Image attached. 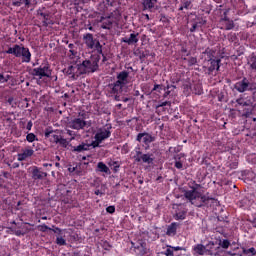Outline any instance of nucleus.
Masks as SVG:
<instances>
[{
    "label": "nucleus",
    "instance_id": "f257e3e1",
    "mask_svg": "<svg viewBox=\"0 0 256 256\" xmlns=\"http://www.w3.org/2000/svg\"><path fill=\"white\" fill-rule=\"evenodd\" d=\"M99 69V59L91 58L90 60H84L80 64H74L68 67L66 73L70 75L71 79L74 81L79 79L81 75H85L87 73H95Z\"/></svg>",
    "mask_w": 256,
    "mask_h": 256
},
{
    "label": "nucleus",
    "instance_id": "f03ea898",
    "mask_svg": "<svg viewBox=\"0 0 256 256\" xmlns=\"http://www.w3.org/2000/svg\"><path fill=\"white\" fill-rule=\"evenodd\" d=\"M184 195L195 207H215V205H219L217 199L205 196L195 189L186 191Z\"/></svg>",
    "mask_w": 256,
    "mask_h": 256
},
{
    "label": "nucleus",
    "instance_id": "7ed1b4c3",
    "mask_svg": "<svg viewBox=\"0 0 256 256\" xmlns=\"http://www.w3.org/2000/svg\"><path fill=\"white\" fill-rule=\"evenodd\" d=\"M7 55L21 57L22 63H31V51L23 45L15 44L13 47L6 50Z\"/></svg>",
    "mask_w": 256,
    "mask_h": 256
},
{
    "label": "nucleus",
    "instance_id": "20e7f679",
    "mask_svg": "<svg viewBox=\"0 0 256 256\" xmlns=\"http://www.w3.org/2000/svg\"><path fill=\"white\" fill-rule=\"evenodd\" d=\"M111 129H113L111 124H107L105 127L100 128L94 136L95 141L92 142L93 147H99L100 143H103L105 139H109L111 137Z\"/></svg>",
    "mask_w": 256,
    "mask_h": 256
},
{
    "label": "nucleus",
    "instance_id": "39448f33",
    "mask_svg": "<svg viewBox=\"0 0 256 256\" xmlns=\"http://www.w3.org/2000/svg\"><path fill=\"white\" fill-rule=\"evenodd\" d=\"M83 41L88 49H94L95 51H97V53H99V55L103 54V46H101L99 40L93 38V34H84Z\"/></svg>",
    "mask_w": 256,
    "mask_h": 256
},
{
    "label": "nucleus",
    "instance_id": "423d86ee",
    "mask_svg": "<svg viewBox=\"0 0 256 256\" xmlns=\"http://www.w3.org/2000/svg\"><path fill=\"white\" fill-rule=\"evenodd\" d=\"M32 75L38 79H49L52 75L51 66L49 64H42L32 70Z\"/></svg>",
    "mask_w": 256,
    "mask_h": 256
},
{
    "label": "nucleus",
    "instance_id": "0eeeda50",
    "mask_svg": "<svg viewBox=\"0 0 256 256\" xmlns=\"http://www.w3.org/2000/svg\"><path fill=\"white\" fill-rule=\"evenodd\" d=\"M234 89L238 91V93H245L246 91H253V84L249 83L247 78H243L241 81H238L234 84Z\"/></svg>",
    "mask_w": 256,
    "mask_h": 256
},
{
    "label": "nucleus",
    "instance_id": "6e6552de",
    "mask_svg": "<svg viewBox=\"0 0 256 256\" xmlns=\"http://www.w3.org/2000/svg\"><path fill=\"white\" fill-rule=\"evenodd\" d=\"M132 247L137 256H145L149 253V249H147V243L143 240H138L136 243L132 242Z\"/></svg>",
    "mask_w": 256,
    "mask_h": 256
},
{
    "label": "nucleus",
    "instance_id": "1a4fd4ad",
    "mask_svg": "<svg viewBox=\"0 0 256 256\" xmlns=\"http://www.w3.org/2000/svg\"><path fill=\"white\" fill-rule=\"evenodd\" d=\"M101 28L102 29H111L113 24L119 23V18L115 17L113 14L107 17L100 18Z\"/></svg>",
    "mask_w": 256,
    "mask_h": 256
},
{
    "label": "nucleus",
    "instance_id": "9d476101",
    "mask_svg": "<svg viewBox=\"0 0 256 256\" xmlns=\"http://www.w3.org/2000/svg\"><path fill=\"white\" fill-rule=\"evenodd\" d=\"M69 127L70 129L81 131V129H85V127H91V124L82 118H76L69 122Z\"/></svg>",
    "mask_w": 256,
    "mask_h": 256
},
{
    "label": "nucleus",
    "instance_id": "9b49d317",
    "mask_svg": "<svg viewBox=\"0 0 256 256\" xmlns=\"http://www.w3.org/2000/svg\"><path fill=\"white\" fill-rule=\"evenodd\" d=\"M133 159L136 163H147L151 165L153 163V157L151 154H143V152L136 150V154L133 156Z\"/></svg>",
    "mask_w": 256,
    "mask_h": 256
},
{
    "label": "nucleus",
    "instance_id": "f8f14e48",
    "mask_svg": "<svg viewBox=\"0 0 256 256\" xmlns=\"http://www.w3.org/2000/svg\"><path fill=\"white\" fill-rule=\"evenodd\" d=\"M136 140L139 143H144L145 145H149V143H153L155 141V137H153L151 134L144 132V133H139L137 135Z\"/></svg>",
    "mask_w": 256,
    "mask_h": 256
},
{
    "label": "nucleus",
    "instance_id": "ddd939ff",
    "mask_svg": "<svg viewBox=\"0 0 256 256\" xmlns=\"http://www.w3.org/2000/svg\"><path fill=\"white\" fill-rule=\"evenodd\" d=\"M34 153L35 150H33L31 147H27L22 150V153L17 154V161H27L29 157H33Z\"/></svg>",
    "mask_w": 256,
    "mask_h": 256
},
{
    "label": "nucleus",
    "instance_id": "4468645a",
    "mask_svg": "<svg viewBox=\"0 0 256 256\" xmlns=\"http://www.w3.org/2000/svg\"><path fill=\"white\" fill-rule=\"evenodd\" d=\"M207 247H209L208 255L217 256V255H221V253H223V249H221V246L219 244L216 245L215 242H209L207 244Z\"/></svg>",
    "mask_w": 256,
    "mask_h": 256
},
{
    "label": "nucleus",
    "instance_id": "2eb2a0df",
    "mask_svg": "<svg viewBox=\"0 0 256 256\" xmlns=\"http://www.w3.org/2000/svg\"><path fill=\"white\" fill-rule=\"evenodd\" d=\"M124 87L125 86H122V84L117 81L108 85V89L112 95H121V93H123Z\"/></svg>",
    "mask_w": 256,
    "mask_h": 256
},
{
    "label": "nucleus",
    "instance_id": "dca6fc26",
    "mask_svg": "<svg viewBox=\"0 0 256 256\" xmlns=\"http://www.w3.org/2000/svg\"><path fill=\"white\" fill-rule=\"evenodd\" d=\"M31 172L32 179H34V181L45 179V177H47V172L41 171V169H39L37 166H33L31 168Z\"/></svg>",
    "mask_w": 256,
    "mask_h": 256
},
{
    "label": "nucleus",
    "instance_id": "f3484780",
    "mask_svg": "<svg viewBox=\"0 0 256 256\" xmlns=\"http://www.w3.org/2000/svg\"><path fill=\"white\" fill-rule=\"evenodd\" d=\"M122 43H126L127 45H135L139 43V33H131L129 37L122 38Z\"/></svg>",
    "mask_w": 256,
    "mask_h": 256
},
{
    "label": "nucleus",
    "instance_id": "a211bd4d",
    "mask_svg": "<svg viewBox=\"0 0 256 256\" xmlns=\"http://www.w3.org/2000/svg\"><path fill=\"white\" fill-rule=\"evenodd\" d=\"M116 82L120 83V85L124 86L127 85V83H129V72L127 71H122L119 72L116 76Z\"/></svg>",
    "mask_w": 256,
    "mask_h": 256
},
{
    "label": "nucleus",
    "instance_id": "6ab92c4d",
    "mask_svg": "<svg viewBox=\"0 0 256 256\" xmlns=\"http://www.w3.org/2000/svg\"><path fill=\"white\" fill-rule=\"evenodd\" d=\"M194 255H209V249L203 244H196L193 246Z\"/></svg>",
    "mask_w": 256,
    "mask_h": 256
},
{
    "label": "nucleus",
    "instance_id": "aec40b11",
    "mask_svg": "<svg viewBox=\"0 0 256 256\" xmlns=\"http://www.w3.org/2000/svg\"><path fill=\"white\" fill-rule=\"evenodd\" d=\"M177 227H179L177 222L171 223L167 228L166 235L169 237H175V235H177Z\"/></svg>",
    "mask_w": 256,
    "mask_h": 256
},
{
    "label": "nucleus",
    "instance_id": "412c9836",
    "mask_svg": "<svg viewBox=\"0 0 256 256\" xmlns=\"http://www.w3.org/2000/svg\"><path fill=\"white\" fill-rule=\"evenodd\" d=\"M90 147H93V143L91 144L82 143L78 146H74L72 151H75L77 153H82V151H89Z\"/></svg>",
    "mask_w": 256,
    "mask_h": 256
},
{
    "label": "nucleus",
    "instance_id": "4be33fe9",
    "mask_svg": "<svg viewBox=\"0 0 256 256\" xmlns=\"http://www.w3.org/2000/svg\"><path fill=\"white\" fill-rule=\"evenodd\" d=\"M210 66L208 68V70L212 73V71H219L220 63H221V59H210Z\"/></svg>",
    "mask_w": 256,
    "mask_h": 256
},
{
    "label": "nucleus",
    "instance_id": "5701e85b",
    "mask_svg": "<svg viewBox=\"0 0 256 256\" xmlns=\"http://www.w3.org/2000/svg\"><path fill=\"white\" fill-rule=\"evenodd\" d=\"M38 15H40L41 19H42V23L45 27H47V25H51V20H50V15L47 12H42V11H38Z\"/></svg>",
    "mask_w": 256,
    "mask_h": 256
},
{
    "label": "nucleus",
    "instance_id": "b1692460",
    "mask_svg": "<svg viewBox=\"0 0 256 256\" xmlns=\"http://www.w3.org/2000/svg\"><path fill=\"white\" fill-rule=\"evenodd\" d=\"M45 137L47 138H51V141H53V143H59V140L61 139V134H57V133H53V131H46L45 132Z\"/></svg>",
    "mask_w": 256,
    "mask_h": 256
},
{
    "label": "nucleus",
    "instance_id": "393cba45",
    "mask_svg": "<svg viewBox=\"0 0 256 256\" xmlns=\"http://www.w3.org/2000/svg\"><path fill=\"white\" fill-rule=\"evenodd\" d=\"M97 171L99 173H106V175H111V170L108 168L107 164L103 162H98Z\"/></svg>",
    "mask_w": 256,
    "mask_h": 256
},
{
    "label": "nucleus",
    "instance_id": "a878e982",
    "mask_svg": "<svg viewBox=\"0 0 256 256\" xmlns=\"http://www.w3.org/2000/svg\"><path fill=\"white\" fill-rule=\"evenodd\" d=\"M236 103L241 107H251V105H253V102H251V100H247L246 98H238Z\"/></svg>",
    "mask_w": 256,
    "mask_h": 256
},
{
    "label": "nucleus",
    "instance_id": "bb28decb",
    "mask_svg": "<svg viewBox=\"0 0 256 256\" xmlns=\"http://www.w3.org/2000/svg\"><path fill=\"white\" fill-rule=\"evenodd\" d=\"M12 5L14 7H21V5L29 7V5H31V0H13Z\"/></svg>",
    "mask_w": 256,
    "mask_h": 256
},
{
    "label": "nucleus",
    "instance_id": "cd10ccee",
    "mask_svg": "<svg viewBox=\"0 0 256 256\" xmlns=\"http://www.w3.org/2000/svg\"><path fill=\"white\" fill-rule=\"evenodd\" d=\"M157 0H143L142 5L144 9H153Z\"/></svg>",
    "mask_w": 256,
    "mask_h": 256
},
{
    "label": "nucleus",
    "instance_id": "c85d7f7f",
    "mask_svg": "<svg viewBox=\"0 0 256 256\" xmlns=\"http://www.w3.org/2000/svg\"><path fill=\"white\" fill-rule=\"evenodd\" d=\"M65 235H59V236H56V245H59L60 247H63L65 245H67V240L65 239Z\"/></svg>",
    "mask_w": 256,
    "mask_h": 256
},
{
    "label": "nucleus",
    "instance_id": "c756f323",
    "mask_svg": "<svg viewBox=\"0 0 256 256\" xmlns=\"http://www.w3.org/2000/svg\"><path fill=\"white\" fill-rule=\"evenodd\" d=\"M248 65L252 71H256V56L252 54L248 59Z\"/></svg>",
    "mask_w": 256,
    "mask_h": 256
},
{
    "label": "nucleus",
    "instance_id": "7c9ffc66",
    "mask_svg": "<svg viewBox=\"0 0 256 256\" xmlns=\"http://www.w3.org/2000/svg\"><path fill=\"white\" fill-rule=\"evenodd\" d=\"M182 157H183V154H178L177 156L174 157L175 159L174 166L176 167V169H183V162H181Z\"/></svg>",
    "mask_w": 256,
    "mask_h": 256
},
{
    "label": "nucleus",
    "instance_id": "2f4dec72",
    "mask_svg": "<svg viewBox=\"0 0 256 256\" xmlns=\"http://www.w3.org/2000/svg\"><path fill=\"white\" fill-rule=\"evenodd\" d=\"M192 93H194V95H202L203 87L201 86V84H194L192 87Z\"/></svg>",
    "mask_w": 256,
    "mask_h": 256
},
{
    "label": "nucleus",
    "instance_id": "473e14b6",
    "mask_svg": "<svg viewBox=\"0 0 256 256\" xmlns=\"http://www.w3.org/2000/svg\"><path fill=\"white\" fill-rule=\"evenodd\" d=\"M69 48V53L70 54V59H73V57H77V46L75 44H69L68 45Z\"/></svg>",
    "mask_w": 256,
    "mask_h": 256
},
{
    "label": "nucleus",
    "instance_id": "72a5a7b5",
    "mask_svg": "<svg viewBox=\"0 0 256 256\" xmlns=\"http://www.w3.org/2000/svg\"><path fill=\"white\" fill-rule=\"evenodd\" d=\"M183 91L185 95L189 96L191 95V93H193V87L191 86V84L186 83L183 85Z\"/></svg>",
    "mask_w": 256,
    "mask_h": 256
},
{
    "label": "nucleus",
    "instance_id": "f704fd0d",
    "mask_svg": "<svg viewBox=\"0 0 256 256\" xmlns=\"http://www.w3.org/2000/svg\"><path fill=\"white\" fill-rule=\"evenodd\" d=\"M51 231H53V233H56L57 236L59 235H67L68 231L67 229H61L59 227H55V228H51Z\"/></svg>",
    "mask_w": 256,
    "mask_h": 256
},
{
    "label": "nucleus",
    "instance_id": "c9c22d12",
    "mask_svg": "<svg viewBox=\"0 0 256 256\" xmlns=\"http://www.w3.org/2000/svg\"><path fill=\"white\" fill-rule=\"evenodd\" d=\"M222 25H224L226 31H231V29L235 28V23L232 20H227Z\"/></svg>",
    "mask_w": 256,
    "mask_h": 256
},
{
    "label": "nucleus",
    "instance_id": "e433bc0d",
    "mask_svg": "<svg viewBox=\"0 0 256 256\" xmlns=\"http://www.w3.org/2000/svg\"><path fill=\"white\" fill-rule=\"evenodd\" d=\"M220 248L222 247V249H229V247L231 246V242H229V240L224 239V240H220L219 244Z\"/></svg>",
    "mask_w": 256,
    "mask_h": 256
},
{
    "label": "nucleus",
    "instance_id": "4c0bfd02",
    "mask_svg": "<svg viewBox=\"0 0 256 256\" xmlns=\"http://www.w3.org/2000/svg\"><path fill=\"white\" fill-rule=\"evenodd\" d=\"M187 217V211H185V210H182V211H180V212H177L176 213V219H177V221H183V219H185Z\"/></svg>",
    "mask_w": 256,
    "mask_h": 256
},
{
    "label": "nucleus",
    "instance_id": "58836bf2",
    "mask_svg": "<svg viewBox=\"0 0 256 256\" xmlns=\"http://www.w3.org/2000/svg\"><path fill=\"white\" fill-rule=\"evenodd\" d=\"M14 233L15 235H17V237H21L22 235H25L27 233V229L25 225H23L21 229L15 230Z\"/></svg>",
    "mask_w": 256,
    "mask_h": 256
},
{
    "label": "nucleus",
    "instance_id": "ea45409f",
    "mask_svg": "<svg viewBox=\"0 0 256 256\" xmlns=\"http://www.w3.org/2000/svg\"><path fill=\"white\" fill-rule=\"evenodd\" d=\"M58 143L60 144V147H64V149H67V147H69V141H67V139L63 138V136L60 138Z\"/></svg>",
    "mask_w": 256,
    "mask_h": 256
},
{
    "label": "nucleus",
    "instance_id": "a19ab883",
    "mask_svg": "<svg viewBox=\"0 0 256 256\" xmlns=\"http://www.w3.org/2000/svg\"><path fill=\"white\" fill-rule=\"evenodd\" d=\"M26 140L28 141V143H33V141H37V136L33 133H29L26 136Z\"/></svg>",
    "mask_w": 256,
    "mask_h": 256
},
{
    "label": "nucleus",
    "instance_id": "79ce46f5",
    "mask_svg": "<svg viewBox=\"0 0 256 256\" xmlns=\"http://www.w3.org/2000/svg\"><path fill=\"white\" fill-rule=\"evenodd\" d=\"M243 253L245 255H256V250L255 248L252 247V248L243 250Z\"/></svg>",
    "mask_w": 256,
    "mask_h": 256
},
{
    "label": "nucleus",
    "instance_id": "37998d69",
    "mask_svg": "<svg viewBox=\"0 0 256 256\" xmlns=\"http://www.w3.org/2000/svg\"><path fill=\"white\" fill-rule=\"evenodd\" d=\"M38 229L42 232L45 233L46 231H51V228H49V226L42 224L38 226Z\"/></svg>",
    "mask_w": 256,
    "mask_h": 256
},
{
    "label": "nucleus",
    "instance_id": "c03bdc74",
    "mask_svg": "<svg viewBox=\"0 0 256 256\" xmlns=\"http://www.w3.org/2000/svg\"><path fill=\"white\" fill-rule=\"evenodd\" d=\"M188 65L189 67H193V65H197V58L195 57L188 58Z\"/></svg>",
    "mask_w": 256,
    "mask_h": 256
},
{
    "label": "nucleus",
    "instance_id": "a18cd8bd",
    "mask_svg": "<svg viewBox=\"0 0 256 256\" xmlns=\"http://www.w3.org/2000/svg\"><path fill=\"white\" fill-rule=\"evenodd\" d=\"M11 76L6 75L4 76L3 74H0V83H7V81H9Z\"/></svg>",
    "mask_w": 256,
    "mask_h": 256
},
{
    "label": "nucleus",
    "instance_id": "49530a36",
    "mask_svg": "<svg viewBox=\"0 0 256 256\" xmlns=\"http://www.w3.org/2000/svg\"><path fill=\"white\" fill-rule=\"evenodd\" d=\"M249 221L253 227L256 228V214H253L251 218H249Z\"/></svg>",
    "mask_w": 256,
    "mask_h": 256
},
{
    "label": "nucleus",
    "instance_id": "de8ad7c7",
    "mask_svg": "<svg viewBox=\"0 0 256 256\" xmlns=\"http://www.w3.org/2000/svg\"><path fill=\"white\" fill-rule=\"evenodd\" d=\"M7 103L12 107H17V103H15V99H13V97L8 98Z\"/></svg>",
    "mask_w": 256,
    "mask_h": 256
},
{
    "label": "nucleus",
    "instance_id": "09e8293b",
    "mask_svg": "<svg viewBox=\"0 0 256 256\" xmlns=\"http://www.w3.org/2000/svg\"><path fill=\"white\" fill-rule=\"evenodd\" d=\"M106 211L110 213V215H113V213H115V206H108Z\"/></svg>",
    "mask_w": 256,
    "mask_h": 256
},
{
    "label": "nucleus",
    "instance_id": "8fccbe9b",
    "mask_svg": "<svg viewBox=\"0 0 256 256\" xmlns=\"http://www.w3.org/2000/svg\"><path fill=\"white\" fill-rule=\"evenodd\" d=\"M167 105H169V107H171V102H169V101L162 102V103H160L157 106V108H159V107H167Z\"/></svg>",
    "mask_w": 256,
    "mask_h": 256
},
{
    "label": "nucleus",
    "instance_id": "3c124183",
    "mask_svg": "<svg viewBox=\"0 0 256 256\" xmlns=\"http://www.w3.org/2000/svg\"><path fill=\"white\" fill-rule=\"evenodd\" d=\"M171 248H172V251H183V247H181V246H175V247H173V246H171Z\"/></svg>",
    "mask_w": 256,
    "mask_h": 256
},
{
    "label": "nucleus",
    "instance_id": "603ef678",
    "mask_svg": "<svg viewBox=\"0 0 256 256\" xmlns=\"http://www.w3.org/2000/svg\"><path fill=\"white\" fill-rule=\"evenodd\" d=\"M32 127H33V122L29 121V122L27 123L26 129H27L28 131H31Z\"/></svg>",
    "mask_w": 256,
    "mask_h": 256
},
{
    "label": "nucleus",
    "instance_id": "864d4df0",
    "mask_svg": "<svg viewBox=\"0 0 256 256\" xmlns=\"http://www.w3.org/2000/svg\"><path fill=\"white\" fill-rule=\"evenodd\" d=\"M196 30H197V24H193L192 27L190 28V32L195 33Z\"/></svg>",
    "mask_w": 256,
    "mask_h": 256
},
{
    "label": "nucleus",
    "instance_id": "5fc2aeb1",
    "mask_svg": "<svg viewBox=\"0 0 256 256\" xmlns=\"http://www.w3.org/2000/svg\"><path fill=\"white\" fill-rule=\"evenodd\" d=\"M227 21H229V18H227V16H225L224 18H221L220 23H227Z\"/></svg>",
    "mask_w": 256,
    "mask_h": 256
},
{
    "label": "nucleus",
    "instance_id": "6e6d98bb",
    "mask_svg": "<svg viewBox=\"0 0 256 256\" xmlns=\"http://www.w3.org/2000/svg\"><path fill=\"white\" fill-rule=\"evenodd\" d=\"M158 89H161V85L155 84L154 88H153V91H157Z\"/></svg>",
    "mask_w": 256,
    "mask_h": 256
},
{
    "label": "nucleus",
    "instance_id": "4d7b16f0",
    "mask_svg": "<svg viewBox=\"0 0 256 256\" xmlns=\"http://www.w3.org/2000/svg\"><path fill=\"white\" fill-rule=\"evenodd\" d=\"M43 167H53V164H49V163H44Z\"/></svg>",
    "mask_w": 256,
    "mask_h": 256
},
{
    "label": "nucleus",
    "instance_id": "13d9d810",
    "mask_svg": "<svg viewBox=\"0 0 256 256\" xmlns=\"http://www.w3.org/2000/svg\"><path fill=\"white\" fill-rule=\"evenodd\" d=\"M67 134H68V135H73V131L67 130Z\"/></svg>",
    "mask_w": 256,
    "mask_h": 256
},
{
    "label": "nucleus",
    "instance_id": "bf43d9fd",
    "mask_svg": "<svg viewBox=\"0 0 256 256\" xmlns=\"http://www.w3.org/2000/svg\"><path fill=\"white\" fill-rule=\"evenodd\" d=\"M169 91H167L165 94H164V97H167L169 95Z\"/></svg>",
    "mask_w": 256,
    "mask_h": 256
},
{
    "label": "nucleus",
    "instance_id": "052dcab7",
    "mask_svg": "<svg viewBox=\"0 0 256 256\" xmlns=\"http://www.w3.org/2000/svg\"><path fill=\"white\" fill-rule=\"evenodd\" d=\"M118 169H119V166L117 165L115 166L114 171H118Z\"/></svg>",
    "mask_w": 256,
    "mask_h": 256
},
{
    "label": "nucleus",
    "instance_id": "680f3d73",
    "mask_svg": "<svg viewBox=\"0 0 256 256\" xmlns=\"http://www.w3.org/2000/svg\"><path fill=\"white\" fill-rule=\"evenodd\" d=\"M43 221H47V216L42 217Z\"/></svg>",
    "mask_w": 256,
    "mask_h": 256
},
{
    "label": "nucleus",
    "instance_id": "e2e57ef3",
    "mask_svg": "<svg viewBox=\"0 0 256 256\" xmlns=\"http://www.w3.org/2000/svg\"><path fill=\"white\" fill-rule=\"evenodd\" d=\"M88 29L89 31H93V26H90Z\"/></svg>",
    "mask_w": 256,
    "mask_h": 256
},
{
    "label": "nucleus",
    "instance_id": "0e129e2a",
    "mask_svg": "<svg viewBox=\"0 0 256 256\" xmlns=\"http://www.w3.org/2000/svg\"><path fill=\"white\" fill-rule=\"evenodd\" d=\"M55 165H56V167H59V162H56V164H55Z\"/></svg>",
    "mask_w": 256,
    "mask_h": 256
},
{
    "label": "nucleus",
    "instance_id": "69168bd1",
    "mask_svg": "<svg viewBox=\"0 0 256 256\" xmlns=\"http://www.w3.org/2000/svg\"><path fill=\"white\" fill-rule=\"evenodd\" d=\"M146 19H149V14H146Z\"/></svg>",
    "mask_w": 256,
    "mask_h": 256
},
{
    "label": "nucleus",
    "instance_id": "338daca9",
    "mask_svg": "<svg viewBox=\"0 0 256 256\" xmlns=\"http://www.w3.org/2000/svg\"><path fill=\"white\" fill-rule=\"evenodd\" d=\"M95 194H96V195H99V191H96Z\"/></svg>",
    "mask_w": 256,
    "mask_h": 256
},
{
    "label": "nucleus",
    "instance_id": "774afa93",
    "mask_svg": "<svg viewBox=\"0 0 256 256\" xmlns=\"http://www.w3.org/2000/svg\"><path fill=\"white\" fill-rule=\"evenodd\" d=\"M142 57H145V54H142Z\"/></svg>",
    "mask_w": 256,
    "mask_h": 256
}]
</instances>
